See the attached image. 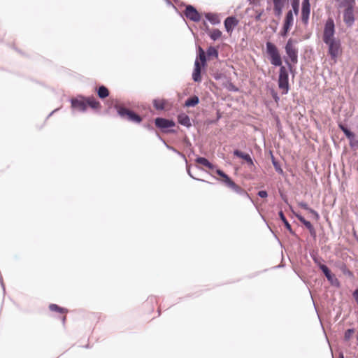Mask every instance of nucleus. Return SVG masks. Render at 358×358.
<instances>
[{"label": "nucleus", "instance_id": "1", "mask_svg": "<svg viewBox=\"0 0 358 358\" xmlns=\"http://www.w3.org/2000/svg\"><path fill=\"white\" fill-rule=\"evenodd\" d=\"M337 2L338 8L342 10L344 23L351 27L355 22V0H337Z\"/></svg>", "mask_w": 358, "mask_h": 358}, {"label": "nucleus", "instance_id": "2", "mask_svg": "<svg viewBox=\"0 0 358 358\" xmlns=\"http://www.w3.org/2000/svg\"><path fill=\"white\" fill-rule=\"evenodd\" d=\"M266 52L270 57L271 64L275 66H282V58L280 52L275 44L271 42H266Z\"/></svg>", "mask_w": 358, "mask_h": 358}, {"label": "nucleus", "instance_id": "3", "mask_svg": "<svg viewBox=\"0 0 358 358\" xmlns=\"http://www.w3.org/2000/svg\"><path fill=\"white\" fill-rule=\"evenodd\" d=\"M216 173L222 178V181L225 185L233 189L235 192L238 194H243L248 196V194L239 185H236L227 174H225L222 170L217 169Z\"/></svg>", "mask_w": 358, "mask_h": 358}, {"label": "nucleus", "instance_id": "4", "mask_svg": "<svg viewBox=\"0 0 358 358\" xmlns=\"http://www.w3.org/2000/svg\"><path fill=\"white\" fill-rule=\"evenodd\" d=\"M335 24L332 18L329 17L325 22L323 30L322 40L324 43L336 39L335 38Z\"/></svg>", "mask_w": 358, "mask_h": 358}, {"label": "nucleus", "instance_id": "5", "mask_svg": "<svg viewBox=\"0 0 358 358\" xmlns=\"http://www.w3.org/2000/svg\"><path fill=\"white\" fill-rule=\"evenodd\" d=\"M278 87L282 90V94H285L289 91V78L287 69L282 66L279 71Z\"/></svg>", "mask_w": 358, "mask_h": 358}, {"label": "nucleus", "instance_id": "6", "mask_svg": "<svg viewBox=\"0 0 358 358\" xmlns=\"http://www.w3.org/2000/svg\"><path fill=\"white\" fill-rule=\"evenodd\" d=\"M296 41L289 38L285 45V52L292 63L294 64L298 62V49L296 47Z\"/></svg>", "mask_w": 358, "mask_h": 358}, {"label": "nucleus", "instance_id": "7", "mask_svg": "<svg viewBox=\"0 0 358 358\" xmlns=\"http://www.w3.org/2000/svg\"><path fill=\"white\" fill-rule=\"evenodd\" d=\"M328 45V52L334 62L336 61L338 56L342 53L341 44L339 39L330 41L329 43H325Z\"/></svg>", "mask_w": 358, "mask_h": 358}, {"label": "nucleus", "instance_id": "8", "mask_svg": "<svg viewBox=\"0 0 358 358\" xmlns=\"http://www.w3.org/2000/svg\"><path fill=\"white\" fill-rule=\"evenodd\" d=\"M117 109L119 115L122 118L136 123H139L142 120V118L138 115L124 107L118 106Z\"/></svg>", "mask_w": 358, "mask_h": 358}, {"label": "nucleus", "instance_id": "9", "mask_svg": "<svg viewBox=\"0 0 358 358\" xmlns=\"http://www.w3.org/2000/svg\"><path fill=\"white\" fill-rule=\"evenodd\" d=\"M294 24V16L292 10H289L284 19L283 26L280 30V34L285 37L287 35Z\"/></svg>", "mask_w": 358, "mask_h": 358}, {"label": "nucleus", "instance_id": "10", "mask_svg": "<svg viewBox=\"0 0 358 358\" xmlns=\"http://www.w3.org/2000/svg\"><path fill=\"white\" fill-rule=\"evenodd\" d=\"M310 13V0H303L301 4V22L307 25L309 21V16Z\"/></svg>", "mask_w": 358, "mask_h": 358}, {"label": "nucleus", "instance_id": "11", "mask_svg": "<svg viewBox=\"0 0 358 358\" xmlns=\"http://www.w3.org/2000/svg\"><path fill=\"white\" fill-rule=\"evenodd\" d=\"M184 15L187 19L193 22H199L201 20V15L196 10V8L191 5L186 6L184 11Z\"/></svg>", "mask_w": 358, "mask_h": 358}, {"label": "nucleus", "instance_id": "12", "mask_svg": "<svg viewBox=\"0 0 358 358\" xmlns=\"http://www.w3.org/2000/svg\"><path fill=\"white\" fill-rule=\"evenodd\" d=\"M238 24V20L236 19V17L233 16L227 17L224 20V27L227 33L231 34Z\"/></svg>", "mask_w": 358, "mask_h": 358}, {"label": "nucleus", "instance_id": "13", "mask_svg": "<svg viewBox=\"0 0 358 358\" xmlns=\"http://www.w3.org/2000/svg\"><path fill=\"white\" fill-rule=\"evenodd\" d=\"M155 125L161 129H167L175 126V122L173 120L157 117L155 119Z\"/></svg>", "mask_w": 358, "mask_h": 358}, {"label": "nucleus", "instance_id": "14", "mask_svg": "<svg viewBox=\"0 0 358 358\" xmlns=\"http://www.w3.org/2000/svg\"><path fill=\"white\" fill-rule=\"evenodd\" d=\"M71 106L80 111H85L87 109L85 98L72 99Z\"/></svg>", "mask_w": 358, "mask_h": 358}, {"label": "nucleus", "instance_id": "15", "mask_svg": "<svg viewBox=\"0 0 358 358\" xmlns=\"http://www.w3.org/2000/svg\"><path fill=\"white\" fill-rule=\"evenodd\" d=\"M201 66L200 62L196 59L194 62V69L192 73V79L195 82H200L201 80Z\"/></svg>", "mask_w": 358, "mask_h": 358}, {"label": "nucleus", "instance_id": "16", "mask_svg": "<svg viewBox=\"0 0 358 358\" xmlns=\"http://www.w3.org/2000/svg\"><path fill=\"white\" fill-rule=\"evenodd\" d=\"M49 309L52 312H57L59 313L63 314L64 316L62 317V322H63V324L65 323L66 320V314L68 313L67 309H66L64 308H62V307L59 306L58 305L54 304V303H52L49 306Z\"/></svg>", "mask_w": 358, "mask_h": 358}, {"label": "nucleus", "instance_id": "17", "mask_svg": "<svg viewBox=\"0 0 358 358\" xmlns=\"http://www.w3.org/2000/svg\"><path fill=\"white\" fill-rule=\"evenodd\" d=\"M274 4V13L277 16H280L286 0H273Z\"/></svg>", "mask_w": 358, "mask_h": 358}, {"label": "nucleus", "instance_id": "18", "mask_svg": "<svg viewBox=\"0 0 358 358\" xmlns=\"http://www.w3.org/2000/svg\"><path fill=\"white\" fill-rule=\"evenodd\" d=\"M86 106H89L92 109L98 110L101 108V103L98 101L95 97L89 96L85 98Z\"/></svg>", "mask_w": 358, "mask_h": 358}, {"label": "nucleus", "instance_id": "19", "mask_svg": "<svg viewBox=\"0 0 358 358\" xmlns=\"http://www.w3.org/2000/svg\"><path fill=\"white\" fill-rule=\"evenodd\" d=\"M234 155L236 157L244 159L250 166H253V161L249 154L244 153L238 150H236L234 152Z\"/></svg>", "mask_w": 358, "mask_h": 358}, {"label": "nucleus", "instance_id": "20", "mask_svg": "<svg viewBox=\"0 0 358 358\" xmlns=\"http://www.w3.org/2000/svg\"><path fill=\"white\" fill-rule=\"evenodd\" d=\"M178 121L180 124L187 127H189L192 125L189 116L185 113L178 115Z\"/></svg>", "mask_w": 358, "mask_h": 358}, {"label": "nucleus", "instance_id": "21", "mask_svg": "<svg viewBox=\"0 0 358 358\" xmlns=\"http://www.w3.org/2000/svg\"><path fill=\"white\" fill-rule=\"evenodd\" d=\"M296 216L298 220L306 226V227L310 231L311 234L315 233V229L310 222L306 220L303 216L300 215H296Z\"/></svg>", "mask_w": 358, "mask_h": 358}, {"label": "nucleus", "instance_id": "22", "mask_svg": "<svg viewBox=\"0 0 358 358\" xmlns=\"http://www.w3.org/2000/svg\"><path fill=\"white\" fill-rule=\"evenodd\" d=\"M167 101L163 99H157L153 101L154 107L157 110H164L166 108Z\"/></svg>", "mask_w": 358, "mask_h": 358}, {"label": "nucleus", "instance_id": "23", "mask_svg": "<svg viewBox=\"0 0 358 358\" xmlns=\"http://www.w3.org/2000/svg\"><path fill=\"white\" fill-rule=\"evenodd\" d=\"M199 102V99L197 96H192L188 98L185 103V106L187 107H193L197 105Z\"/></svg>", "mask_w": 358, "mask_h": 358}, {"label": "nucleus", "instance_id": "24", "mask_svg": "<svg viewBox=\"0 0 358 358\" xmlns=\"http://www.w3.org/2000/svg\"><path fill=\"white\" fill-rule=\"evenodd\" d=\"M206 19L210 22L213 24H217L220 22L218 15L215 13H207L206 14Z\"/></svg>", "mask_w": 358, "mask_h": 358}, {"label": "nucleus", "instance_id": "25", "mask_svg": "<svg viewBox=\"0 0 358 358\" xmlns=\"http://www.w3.org/2000/svg\"><path fill=\"white\" fill-rule=\"evenodd\" d=\"M196 162L199 164L203 165L210 169H214V166L207 159H206L204 157H200L196 158Z\"/></svg>", "mask_w": 358, "mask_h": 358}, {"label": "nucleus", "instance_id": "26", "mask_svg": "<svg viewBox=\"0 0 358 358\" xmlns=\"http://www.w3.org/2000/svg\"><path fill=\"white\" fill-rule=\"evenodd\" d=\"M97 93L99 97L101 99L106 98L109 95V91L105 86L99 87Z\"/></svg>", "mask_w": 358, "mask_h": 358}, {"label": "nucleus", "instance_id": "27", "mask_svg": "<svg viewBox=\"0 0 358 358\" xmlns=\"http://www.w3.org/2000/svg\"><path fill=\"white\" fill-rule=\"evenodd\" d=\"M324 274L325 275L326 278H327V280L332 284V285H338V279L335 277V275L334 274H332L330 271V270L329 269L327 271H326L325 273H324Z\"/></svg>", "mask_w": 358, "mask_h": 358}, {"label": "nucleus", "instance_id": "28", "mask_svg": "<svg viewBox=\"0 0 358 358\" xmlns=\"http://www.w3.org/2000/svg\"><path fill=\"white\" fill-rule=\"evenodd\" d=\"M210 37L213 41H216L222 36V32L217 29H214L208 33Z\"/></svg>", "mask_w": 358, "mask_h": 358}, {"label": "nucleus", "instance_id": "29", "mask_svg": "<svg viewBox=\"0 0 358 358\" xmlns=\"http://www.w3.org/2000/svg\"><path fill=\"white\" fill-rule=\"evenodd\" d=\"M340 269L344 275H348L350 278L354 277L353 273L347 267L345 264H343L340 266Z\"/></svg>", "mask_w": 358, "mask_h": 358}, {"label": "nucleus", "instance_id": "30", "mask_svg": "<svg viewBox=\"0 0 358 358\" xmlns=\"http://www.w3.org/2000/svg\"><path fill=\"white\" fill-rule=\"evenodd\" d=\"M279 216H280V220L283 222L286 229L287 230H289V231H292V227H291L290 224L288 222V221L287 220L286 217H285L282 211L279 212Z\"/></svg>", "mask_w": 358, "mask_h": 358}, {"label": "nucleus", "instance_id": "31", "mask_svg": "<svg viewBox=\"0 0 358 358\" xmlns=\"http://www.w3.org/2000/svg\"><path fill=\"white\" fill-rule=\"evenodd\" d=\"M207 55L208 57L217 58L218 57V51L215 48L210 46L207 50Z\"/></svg>", "mask_w": 358, "mask_h": 358}, {"label": "nucleus", "instance_id": "32", "mask_svg": "<svg viewBox=\"0 0 358 358\" xmlns=\"http://www.w3.org/2000/svg\"><path fill=\"white\" fill-rule=\"evenodd\" d=\"M199 58L200 61L202 62V64L204 65L206 63V53H205L204 50L201 47L199 48Z\"/></svg>", "mask_w": 358, "mask_h": 358}, {"label": "nucleus", "instance_id": "33", "mask_svg": "<svg viewBox=\"0 0 358 358\" xmlns=\"http://www.w3.org/2000/svg\"><path fill=\"white\" fill-rule=\"evenodd\" d=\"M299 0H294L292 3V6L295 15H297L299 13Z\"/></svg>", "mask_w": 358, "mask_h": 358}, {"label": "nucleus", "instance_id": "34", "mask_svg": "<svg viewBox=\"0 0 358 358\" xmlns=\"http://www.w3.org/2000/svg\"><path fill=\"white\" fill-rule=\"evenodd\" d=\"M353 334H354V329H348L345 333V339L347 341L350 340Z\"/></svg>", "mask_w": 358, "mask_h": 358}, {"label": "nucleus", "instance_id": "35", "mask_svg": "<svg viewBox=\"0 0 358 358\" xmlns=\"http://www.w3.org/2000/svg\"><path fill=\"white\" fill-rule=\"evenodd\" d=\"M340 127L347 137L351 138V137L354 136V134L351 131H350L347 128L344 127L343 126H340Z\"/></svg>", "mask_w": 358, "mask_h": 358}, {"label": "nucleus", "instance_id": "36", "mask_svg": "<svg viewBox=\"0 0 358 358\" xmlns=\"http://www.w3.org/2000/svg\"><path fill=\"white\" fill-rule=\"evenodd\" d=\"M308 212L310 213L317 220L320 218L319 214L315 210L310 208Z\"/></svg>", "mask_w": 358, "mask_h": 358}, {"label": "nucleus", "instance_id": "37", "mask_svg": "<svg viewBox=\"0 0 358 358\" xmlns=\"http://www.w3.org/2000/svg\"><path fill=\"white\" fill-rule=\"evenodd\" d=\"M308 212L310 213L317 220L320 218L319 214L315 210L310 208Z\"/></svg>", "mask_w": 358, "mask_h": 358}, {"label": "nucleus", "instance_id": "38", "mask_svg": "<svg viewBox=\"0 0 358 358\" xmlns=\"http://www.w3.org/2000/svg\"><path fill=\"white\" fill-rule=\"evenodd\" d=\"M258 195L262 198H266L268 196V194L266 191L262 190L258 192Z\"/></svg>", "mask_w": 358, "mask_h": 358}, {"label": "nucleus", "instance_id": "39", "mask_svg": "<svg viewBox=\"0 0 358 358\" xmlns=\"http://www.w3.org/2000/svg\"><path fill=\"white\" fill-rule=\"evenodd\" d=\"M319 266L323 273H325L326 271H327L329 270V268L324 264H320Z\"/></svg>", "mask_w": 358, "mask_h": 358}, {"label": "nucleus", "instance_id": "40", "mask_svg": "<svg viewBox=\"0 0 358 358\" xmlns=\"http://www.w3.org/2000/svg\"><path fill=\"white\" fill-rule=\"evenodd\" d=\"M299 205V206H300L301 208H303V209H305V210H308V211H309V210L310 209V208L308 207V204H307V203H300Z\"/></svg>", "mask_w": 358, "mask_h": 358}, {"label": "nucleus", "instance_id": "41", "mask_svg": "<svg viewBox=\"0 0 358 358\" xmlns=\"http://www.w3.org/2000/svg\"><path fill=\"white\" fill-rule=\"evenodd\" d=\"M353 296L358 304V289L353 292Z\"/></svg>", "mask_w": 358, "mask_h": 358}, {"label": "nucleus", "instance_id": "42", "mask_svg": "<svg viewBox=\"0 0 358 358\" xmlns=\"http://www.w3.org/2000/svg\"><path fill=\"white\" fill-rule=\"evenodd\" d=\"M262 15V12H260L258 15H256L255 20H259L261 19Z\"/></svg>", "mask_w": 358, "mask_h": 358}, {"label": "nucleus", "instance_id": "43", "mask_svg": "<svg viewBox=\"0 0 358 358\" xmlns=\"http://www.w3.org/2000/svg\"><path fill=\"white\" fill-rule=\"evenodd\" d=\"M341 358H343V357H342Z\"/></svg>", "mask_w": 358, "mask_h": 358}]
</instances>
